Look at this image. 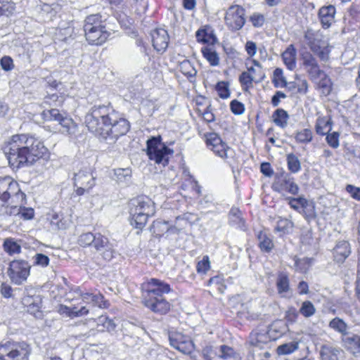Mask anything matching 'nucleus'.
<instances>
[{"instance_id": "nucleus-1", "label": "nucleus", "mask_w": 360, "mask_h": 360, "mask_svg": "<svg viewBox=\"0 0 360 360\" xmlns=\"http://www.w3.org/2000/svg\"><path fill=\"white\" fill-rule=\"evenodd\" d=\"M89 130L105 141L114 142L129 129L128 121L118 118L114 110L105 105L94 106L85 117Z\"/></svg>"}, {"instance_id": "nucleus-2", "label": "nucleus", "mask_w": 360, "mask_h": 360, "mask_svg": "<svg viewBox=\"0 0 360 360\" xmlns=\"http://www.w3.org/2000/svg\"><path fill=\"white\" fill-rule=\"evenodd\" d=\"M9 164L18 167L25 163L32 164L47 153L44 143L34 136L17 134L11 137L4 147Z\"/></svg>"}, {"instance_id": "nucleus-3", "label": "nucleus", "mask_w": 360, "mask_h": 360, "mask_svg": "<svg viewBox=\"0 0 360 360\" xmlns=\"http://www.w3.org/2000/svg\"><path fill=\"white\" fill-rule=\"evenodd\" d=\"M171 289L167 283L158 279L151 278L142 285L143 304L155 313L166 314L171 308L170 303L163 297Z\"/></svg>"}, {"instance_id": "nucleus-4", "label": "nucleus", "mask_w": 360, "mask_h": 360, "mask_svg": "<svg viewBox=\"0 0 360 360\" xmlns=\"http://www.w3.org/2000/svg\"><path fill=\"white\" fill-rule=\"evenodd\" d=\"M129 206L130 224L139 229H142L146 224L148 217L153 216L155 212L154 202L145 196L132 199Z\"/></svg>"}, {"instance_id": "nucleus-5", "label": "nucleus", "mask_w": 360, "mask_h": 360, "mask_svg": "<svg viewBox=\"0 0 360 360\" xmlns=\"http://www.w3.org/2000/svg\"><path fill=\"white\" fill-rule=\"evenodd\" d=\"M84 30L86 39L91 44L101 45L109 37L98 15H91L86 18Z\"/></svg>"}, {"instance_id": "nucleus-6", "label": "nucleus", "mask_w": 360, "mask_h": 360, "mask_svg": "<svg viewBox=\"0 0 360 360\" xmlns=\"http://www.w3.org/2000/svg\"><path fill=\"white\" fill-rule=\"evenodd\" d=\"M304 39L311 51L320 60L323 61L328 60L332 47L329 45L328 39L320 31L308 29L304 33Z\"/></svg>"}, {"instance_id": "nucleus-7", "label": "nucleus", "mask_w": 360, "mask_h": 360, "mask_svg": "<svg viewBox=\"0 0 360 360\" xmlns=\"http://www.w3.org/2000/svg\"><path fill=\"white\" fill-rule=\"evenodd\" d=\"M41 116L44 122H57L61 127L60 131L62 134L72 136L77 131L78 126L72 118L65 113H61L58 109L45 110L41 112Z\"/></svg>"}, {"instance_id": "nucleus-8", "label": "nucleus", "mask_w": 360, "mask_h": 360, "mask_svg": "<svg viewBox=\"0 0 360 360\" xmlns=\"http://www.w3.org/2000/svg\"><path fill=\"white\" fill-rule=\"evenodd\" d=\"M173 153V149L162 143L160 136L152 137L147 141V155L156 164L167 165Z\"/></svg>"}, {"instance_id": "nucleus-9", "label": "nucleus", "mask_w": 360, "mask_h": 360, "mask_svg": "<svg viewBox=\"0 0 360 360\" xmlns=\"http://www.w3.org/2000/svg\"><path fill=\"white\" fill-rule=\"evenodd\" d=\"M29 354V346L24 342H0L1 360H27Z\"/></svg>"}, {"instance_id": "nucleus-10", "label": "nucleus", "mask_w": 360, "mask_h": 360, "mask_svg": "<svg viewBox=\"0 0 360 360\" xmlns=\"http://www.w3.org/2000/svg\"><path fill=\"white\" fill-rule=\"evenodd\" d=\"M11 196L25 200V194L20 191L18 184L10 176L0 178V212Z\"/></svg>"}, {"instance_id": "nucleus-11", "label": "nucleus", "mask_w": 360, "mask_h": 360, "mask_svg": "<svg viewBox=\"0 0 360 360\" xmlns=\"http://www.w3.org/2000/svg\"><path fill=\"white\" fill-rule=\"evenodd\" d=\"M251 61L253 66L248 68L247 71L243 72L239 76V82L245 90L252 88L253 82L259 83L265 78L261 63L255 59Z\"/></svg>"}, {"instance_id": "nucleus-12", "label": "nucleus", "mask_w": 360, "mask_h": 360, "mask_svg": "<svg viewBox=\"0 0 360 360\" xmlns=\"http://www.w3.org/2000/svg\"><path fill=\"white\" fill-rule=\"evenodd\" d=\"M30 270V266L26 261L13 260L9 264L7 275L13 283L19 285L26 281Z\"/></svg>"}, {"instance_id": "nucleus-13", "label": "nucleus", "mask_w": 360, "mask_h": 360, "mask_svg": "<svg viewBox=\"0 0 360 360\" xmlns=\"http://www.w3.org/2000/svg\"><path fill=\"white\" fill-rule=\"evenodd\" d=\"M75 193L77 195H83L89 192L96 184L95 177L90 167L80 169L75 174Z\"/></svg>"}, {"instance_id": "nucleus-14", "label": "nucleus", "mask_w": 360, "mask_h": 360, "mask_svg": "<svg viewBox=\"0 0 360 360\" xmlns=\"http://www.w3.org/2000/svg\"><path fill=\"white\" fill-rule=\"evenodd\" d=\"M245 9L238 6H230L226 12L225 22L232 30H240L245 22Z\"/></svg>"}, {"instance_id": "nucleus-15", "label": "nucleus", "mask_w": 360, "mask_h": 360, "mask_svg": "<svg viewBox=\"0 0 360 360\" xmlns=\"http://www.w3.org/2000/svg\"><path fill=\"white\" fill-rule=\"evenodd\" d=\"M169 342L174 348L184 354L191 353L194 347L191 338L179 332L169 334Z\"/></svg>"}, {"instance_id": "nucleus-16", "label": "nucleus", "mask_w": 360, "mask_h": 360, "mask_svg": "<svg viewBox=\"0 0 360 360\" xmlns=\"http://www.w3.org/2000/svg\"><path fill=\"white\" fill-rule=\"evenodd\" d=\"M273 188L278 192H288L295 195L299 191V187L294 179L289 175H283L277 178L273 185Z\"/></svg>"}, {"instance_id": "nucleus-17", "label": "nucleus", "mask_w": 360, "mask_h": 360, "mask_svg": "<svg viewBox=\"0 0 360 360\" xmlns=\"http://www.w3.org/2000/svg\"><path fill=\"white\" fill-rule=\"evenodd\" d=\"M152 42L154 49L158 51H164L169 42V36L165 29H156L151 33Z\"/></svg>"}, {"instance_id": "nucleus-18", "label": "nucleus", "mask_w": 360, "mask_h": 360, "mask_svg": "<svg viewBox=\"0 0 360 360\" xmlns=\"http://www.w3.org/2000/svg\"><path fill=\"white\" fill-rule=\"evenodd\" d=\"M271 339L266 333V330L259 332H253L250 335V343L252 346L259 349H264L269 347Z\"/></svg>"}, {"instance_id": "nucleus-19", "label": "nucleus", "mask_w": 360, "mask_h": 360, "mask_svg": "<svg viewBox=\"0 0 360 360\" xmlns=\"http://www.w3.org/2000/svg\"><path fill=\"white\" fill-rule=\"evenodd\" d=\"M335 8L332 5L322 6L319 11V18L323 28H328L334 22Z\"/></svg>"}, {"instance_id": "nucleus-20", "label": "nucleus", "mask_w": 360, "mask_h": 360, "mask_svg": "<svg viewBox=\"0 0 360 360\" xmlns=\"http://www.w3.org/2000/svg\"><path fill=\"white\" fill-rule=\"evenodd\" d=\"M287 330V324L282 320H277L270 325L266 332L271 340H276L285 334Z\"/></svg>"}, {"instance_id": "nucleus-21", "label": "nucleus", "mask_w": 360, "mask_h": 360, "mask_svg": "<svg viewBox=\"0 0 360 360\" xmlns=\"http://www.w3.org/2000/svg\"><path fill=\"white\" fill-rule=\"evenodd\" d=\"M350 253L349 244L345 240L338 242L333 249V257L338 262H343Z\"/></svg>"}, {"instance_id": "nucleus-22", "label": "nucleus", "mask_w": 360, "mask_h": 360, "mask_svg": "<svg viewBox=\"0 0 360 360\" xmlns=\"http://www.w3.org/2000/svg\"><path fill=\"white\" fill-rule=\"evenodd\" d=\"M198 41L213 44L217 41L214 30L210 26H205L199 29L195 34Z\"/></svg>"}, {"instance_id": "nucleus-23", "label": "nucleus", "mask_w": 360, "mask_h": 360, "mask_svg": "<svg viewBox=\"0 0 360 360\" xmlns=\"http://www.w3.org/2000/svg\"><path fill=\"white\" fill-rule=\"evenodd\" d=\"M297 51L292 44L288 46L282 53V58L288 69L293 70L296 68Z\"/></svg>"}, {"instance_id": "nucleus-24", "label": "nucleus", "mask_w": 360, "mask_h": 360, "mask_svg": "<svg viewBox=\"0 0 360 360\" xmlns=\"http://www.w3.org/2000/svg\"><path fill=\"white\" fill-rule=\"evenodd\" d=\"M342 342L345 347L356 355L360 352V336L352 335L342 338Z\"/></svg>"}, {"instance_id": "nucleus-25", "label": "nucleus", "mask_w": 360, "mask_h": 360, "mask_svg": "<svg viewBox=\"0 0 360 360\" xmlns=\"http://www.w3.org/2000/svg\"><path fill=\"white\" fill-rule=\"evenodd\" d=\"M276 288L278 294L282 297H286L290 291V281L285 273H280L276 279Z\"/></svg>"}, {"instance_id": "nucleus-26", "label": "nucleus", "mask_w": 360, "mask_h": 360, "mask_svg": "<svg viewBox=\"0 0 360 360\" xmlns=\"http://www.w3.org/2000/svg\"><path fill=\"white\" fill-rule=\"evenodd\" d=\"M315 129L316 132L320 135H326L331 130V122L328 115L323 116L318 114Z\"/></svg>"}, {"instance_id": "nucleus-27", "label": "nucleus", "mask_w": 360, "mask_h": 360, "mask_svg": "<svg viewBox=\"0 0 360 360\" xmlns=\"http://www.w3.org/2000/svg\"><path fill=\"white\" fill-rule=\"evenodd\" d=\"M272 119L276 126L283 129L288 125L289 115L285 110L278 108L274 112Z\"/></svg>"}, {"instance_id": "nucleus-28", "label": "nucleus", "mask_w": 360, "mask_h": 360, "mask_svg": "<svg viewBox=\"0 0 360 360\" xmlns=\"http://www.w3.org/2000/svg\"><path fill=\"white\" fill-rule=\"evenodd\" d=\"M340 349L330 345H323L321 349L320 354L322 360H338V356L340 354Z\"/></svg>"}, {"instance_id": "nucleus-29", "label": "nucleus", "mask_w": 360, "mask_h": 360, "mask_svg": "<svg viewBox=\"0 0 360 360\" xmlns=\"http://www.w3.org/2000/svg\"><path fill=\"white\" fill-rule=\"evenodd\" d=\"M203 57L208 61L212 66H217L219 64V57L214 48L205 46L202 49Z\"/></svg>"}, {"instance_id": "nucleus-30", "label": "nucleus", "mask_w": 360, "mask_h": 360, "mask_svg": "<svg viewBox=\"0 0 360 360\" xmlns=\"http://www.w3.org/2000/svg\"><path fill=\"white\" fill-rule=\"evenodd\" d=\"M218 96L221 99H228L231 96L230 83L226 81H219L213 85Z\"/></svg>"}, {"instance_id": "nucleus-31", "label": "nucleus", "mask_w": 360, "mask_h": 360, "mask_svg": "<svg viewBox=\"0 0 360 360\" xmlns=\"http://www.w3.org/2000/svg\"><path fill=\"white\" fill-rule=\"evenodd\" d=\"M299 345L298 341H292L282 344L276 348V353L278 355H288L292 354L299 349Z\"/></svg>"}, {"instance_id": "nucleus-32", "label": "nucleus", "mask_w": 360, "mask_h": 360, "mask_svg": "<svg viewBox=\"0 0 360 360\" xmlns=\"http://www.w3.org/2000/svg\"><path fill=\"white\" fill-rule=\"evenodd\" d=\"M329 327L343 336L347 333V324L341 319L335 317L329 322Z\"/></svg>"}, {"instance_id": "nucleus-33", "label": "nucleus", "mask_w": 360, "mask_h": 360, "mask_svg": "<svg viewBox=\"0 0 360 360\" xmlns=\"http://www.w3.org/2000/svg\"><path fill=\"white\" fill-rule=\"evenodd\" d=\"M319 86V89L322 90V93L325 94H328L332 89V82L329 77L325 73H323V75L320 76V78L317 80L314 81Z\"/></svg>"}, {"instance_id": "nucleus-34", "label": "nucleus", "mask_w": 360, "mask_h": 360, "mask_svg": "<svg viewBox=\"0 0 360 360\" xmlns=\"http://www.w3.org/2000/svg\"><path fill=\"white\" fill-rule=\"evenodd\" d=\"M12 210L13 211L11 212V214H15L16 212L17 215L20 216V218L25 220L32 219L34 216V211L32 208L30 207H26L23 206H20L18 207L17 206H15L12 208Z\"/></svg>"}, {"instance_id": "nucleus-35", "label": "nucleus", "mask_w": 360, "mask_h": 360, "mask_svg": "<svg viewBox=\"0 0 360 360\" xmlns=\"http://www.w3.org/2000/svg\"><path fill=\"white\" fill-rule=\"evenodd\" d=\"M212 150L223 159L229 158L233 153V150L227 146L222 140L219 143L215 145V147Z\"/></svg>"}, {"instance_id": "nucleus-36", "label": "nucleus", "mask_w": 360, "mask_h": 360, "mask_svg": "<svg viewBox=\"0 0 360 360\" xmlns=\"http://www.w3.org/2000/svg\"><path fill=\"white\" fill-rule=\"evenodd\" d=\"M259 246L262 251L269 252L274 248L272 240L266 233L260 232L258 235Z\"/></svg>"}, {"instance_id": "nucleus-37", "label": "nucleus", "mask_w": 360, "mask_h": 360, "mask_svg": "<svg viewBox=\"0 0 360 360\" xmlns=\"http://www.w3.org/2000/svg\"><path fill=\"white\" fill-rule=\"evenodd\" d=\"M272 81L274 86L277 88L287 87V86L289 84L283 75L282 69L281 68H276L274 71Z\"/></svg>"}, {"instance_id": "nucleus-38", "label": "nucleus", "mask_w": 360, "mask_h": 360, "mask_svg": "<svg viewBox=\"0 0 360 360\" xmlns=\"http://www.w3.org/2000/svg\"><path fill=\"white\" fill-rule=\"evenodd\" d=\"M293 228V224L292 221L287 219L280 218L276 223L275 230L281 234H285L290 233Z\"/></svg>"}, {"instance_id": "nucleus-39", "label": "nucleus", "mask_w": 360, "mask_h": 360, "mask_svg": "<svg viewBox=\"0 0 360 360\" xmlns=\"http://www.w3.org/2000/svg\"><path fill=\"white\" fill-rule=\"evenodd\" d=\"M316 309L314 304L309 300L304 301L300 308L299 312L305 318H309L316 314Z\"/></svg>"}, {"instance_id": "nucleus-40", "label": "nucleus", "mask_w": 360, "mask_h": 360, "mask_svg": "<svg viewBox=\"0 0 360 360\" xmlns=\"http://www.w3.org/2000/svg\"><path fill=\"white\" fill-rule=\"evenodd\" d=\"M4 250L12 255L19 253L21 250L20 245L13 238H6L4 243Z\"/></svg>"}, {"instance_id": "nucleus-41", "label": "nucleus", "mask_w": 360, "mask_h": 360, "mask_svg": "<svg viewBox=\"0 0 360 360\" xmlns=\"http://www.w3.org/2000/svg\"><path fill=\"white\" fill-rule=\"evenodd\" d=\"M217 355L223 359H236L237 358V354L233 349V348L226 346L221 345L219 348V352L216 353Z\"/></svg>"}, {"instance_id": "nucleus-42", "label": "nucleus", "mask_w": 360, "mask_h": 360, "mask_svg": "<svg viewBox=\"0 0 360 360\" xmlns=\"http://www.w3.org/2000/svg\"><path fill=\"white\" fill-rule=\"evenodd\" d=\"M179 70L188 77H193L196 75V70L192 63L188 60H184L179 64Z\"/></svg>"}, {"instance_id": "nucleus-43", "label": "nucleus", "mask_w": 360, "mask_h": 360, "mask_svg": "<svg viewBox=\"0 0 360 360\" xmlns=\"http://www.w3.org/2000/svg\"><path fill=\"white\" fill-rule=\"evenodd\" d=\"M288 167L289 170L293 173L300 169V162L298 158L294 154H288L287 156Z\"/></svg>"}, {"instance_id": "nucleus-44", "label": "nucleus", "mask_w": 360, "mask_h": 360, "mask_svg": "<svg viewBox=\"0 0 360 360\" xmlns=\"http://www.w3.org/2000/svg\"><path fill=\"white\" fill-rule=\"evenodd\" d=\"M302 60L307 71L318 64L316 58L309 52L302 54Z\"/></svg>"}, {"instance_id": "nucleus-45", "label": "nucleus", "mask_w": 360, "mask_h": 360, "mask_svg": "<svg viewBox=\"0 0 360 360\" xmlns=\"http://www.w3.org/2000/svg\"><path fill=\"white\" fill-rule=\"evenodd\" d=\"M312 132L310 129H304L297 131L295 134V139L300 143H309L312 139Z\"/></svg>"}, {"instance_id": "nucleus-46", "label": "nucleus", "mask_w": 360, "mask_h": 360, "mask_svg": "<svg viewBox=\"0 0 360 360\" xmlns=\"http://www.w3.org/2000/svg\"><path fill=\"white\" fill-rule=\"evenodd\" d=\"M115 175L118 182H127L131 177V170L128 168H118L115 170Z\"/></svg>"}, {"instance_id": "nucleus-47", "label": "nucleus", "mask_w": 360, "mask_h": 360, "mask_svg": "<svg viewBox=\"0 0 360 360\" xmlns=\"http://www.w3.org/2000/svg\"><path fill=\"white\" fill-rule=\"evenodd\" d=\"M68 25L67 27H64L63 22L59 24V33L63 37L64 39H68L72 36L74 33V27L72 20H69L68 22Z\"/></svg>"}, {"instance_id": "nucleus-48", "label": "nucleus", "mask_w": 360, "mask_h": 360, "mask_svg": "<svg viewBox=\"0 0 360 360\" xmlns=\"http://www.w3.org/2000/svg\"><path fill=\"white\" fill-rule=\"evenodd\" d=\"M210 269V261L207 255L202 257L196 266L198 273L205 274Z\"/></svg>"}, {"instance_id": "nucleus-49", "label": "nucleus", "mask_w": 360, "mask_h": 360, "mask_svg": "<svg viewBox=\"0 0 360 360\" xmlns=\"http://www.w3.org/2000/svg\"><path fill=\"white\" fill-rule=\"evenodd\" d=\"M96 235L88 232L80 235L78 239V243L82 246H89L93 245L94 242L96 239Z\"/></svg>"}, {"instance_id": "nucleus-50", "label": "nucleus", "mask_w": 360, "mask_h": 360, "mask_svg": "<svg viewBox=\"0 0 360 360\" xmlns=\"http://www.w3.org/2000/svg\"><path fill=\"white\" fill-rule=\"evenodd\" d=\"M56 310H57L58 313L60 314L63 316L70 318V319L75 317V307H68L64 304H59L57 307Z\"/></svg>"}, {"instance_id": "nucleus-51", "label": "nucleus", "mask_w": 360, "mask_h": 360, "mask_svg": "<svg viewBox=\"0 0 360 360\" xmlns=\"http://www.w3.org/2000/svg\"><path fill=\"white\" fill-rule=\"evenodd\" d=\"M105 247L106 248L101 249L98 253L104 259L110 261L114 257L115 250L112 245L110 242H108Z\"/></svg>"}, {"instance_id": "nucleus-52", "label": "nucleus", "mask_w": 360, "mask_h": 360, "mask_svg": "<svg viewBox=\"0 0 360 360\" xmlns=\"http://www.w3.org/2000/svg\"><path fill=\"white\" fill-rule=\"evenodd\" d=\"M339 137L340 134L338 132L327 133L326 134V142L333 148H337L339 147Z\"/></svg>"}, {"instance_id": "nucleus-53", "label": "nucleus", "mask_w": 360, "mask_h": 360, "mask_svg": "<svg viewBox=\"0 0 360 360\" xmlns=\"http://www.w3.org/2000/svg\"><path fill=\"white\" fill-rule=\"evenodd\" d=\"M108 242L109 240L108 238L101 234H97L92 246L95 248L96 251L98 252L101 249L105 248V245H106Z\"/></svg>"}, {"instance_id": "nucleus-54", "label": "nucleus", "mask_w": 360, "mask_h": 360, "mask_svg": "<svg viewBox=\"0 0 360 360\" xmlns=\"http://www.w3.org/2000/svg\"><path fill=\"white\" fill-rule=\"evenodd\" d=\"M58 214H54L51 219V224L54 225L58 229H65L69 226L70 221L68 219H58Z\"/></svg>"}, {"instance_id": "nucleus-55", "label": "nucleus", "mask_w": 360, "mask_h": 360, "mask_svg": "<svg viewBox=\"0 0 360 360\" xmlns=\"http://www.w3.org/2000/svg\"><path fill=\"white\" fill-rule=\"evenodd\" d=\"M231 112L235 115H242L245 112V106L243 103L238 100H233L230 103Z\"/></svg>"}, {"instance_id": "nucleus-56", "label": "nucleus", "mask_w": 360, "mask_h": 360, "mask_svg": "<svg viewBox=\"0 0 360 360\" xmlns=\"http://www.w3.org/2000/svg\"><path fill=\"white\" fill-rule=\"evenodd\" d=\"M221 141V138L215 133H210L206 135V143L211 150L215 147V145L219 143Z\"/></svg>"}, {"instance_id": "nucleus-57", "label": "nucleus", "mask_w": 360, "mask_h": 360, "mask_svg": "<svg viewBox=\"0 0 360 360\" xmlns=\"http://www.w3.org/2000/svg\"><path fill=\"white\" fill-rule=\"evenodd\" d=\"M245 50L249 58H252L257 53V46L252 41H248L245 44Z\"/></svg>"}, {"instance_id": "nucleus-58", "label": "nucleus", "mask_w": 360, "mask_h": 360, "mask_svg": "<svg viewBox=\"0 0 360 360\" xmlns=\"http://www.w3.org/2000/svg\"><path fill=\"white\" fill-rule=\"evenodd\" d=\"M288 200V204L294 210H298L300 206L304 207L307 204V200L304 198H287Z\"/></svg>"}, {"instance_id": "nucleus-59", "label": "nucleus", "mask_w": 360, "mask_h": 360, "mask_svg": "<svg viewBox=\"0 0 360 360\" xmlns=\"http://www.w3.org/2000/svg\"><path fill=\"white\" fill-rule=\"evenodd\" d=\"M307 72H308L311 79L313 81L319 79L320 76L323 75V73L324 72L323 70L320 69V67L318 64L309 69Z\"/></svg>"}, {"instance_id": "nucleus-60", "label": "nucleus", "mask_w": 360, "mask_h": 360, "mask_svg": "<svg viewBox=\"0 0 360 360\" xmlns=\"http://www.w3.org/2000/svg\"><path fill=\"white\" fill-rule=\"evenodd\" d=\"M153 228L154 229V233H156L157 231L166 232L169 231V226L168 224V221L158 220L154 222Z\"/></svg>"}, {"instance_id": "nucleus-61", "label": "nucleus", "mask_w": 360, "mask_h": 360, "mask_svg": "<svg viewBox=\"0 0 360 360\" xmlns=\"http://www.w3.org/2000/svg\"><path fill=\"white\" fill-rule=\"evenodd\" d=\"M1 68L5 71H10L13 69V60L9 56H4L0 60Z\"/></svg>"}, {"instance_id": "nucleus-62", "label": "nucleus", "mask_w": 360, "mask_h": 360, "mask_svg": "<svg viewBox=\"0 0 360 360\" xmlns=\"http://www.w3.org/2000/svg\"><path fill=\"white\" fill-rule=\"evenodd\" d=\"M229 219L233 224L242 223V224H243V219L240 217V212L237 208H233L231 210L229 213Z\"/></svg>"}, {"instance_id": "nucleus-63", "label": "nucleus", "mask_w": 360, "mask_h": 360, "mask_svg": "<svg viewBox=\"0 0 360 360\" xmlns=\"http://www.w3.org/2000/svg\"><path fill=\"white\" fill-rule=\"evenodd\" d=\"M40 309V302L38 300L34 301L33 302L30 303L27 307L28 312L33 314L36 317H39L41 316Z\"/></svg>"}, {"instance_id": "nucleus-64", "label": "nucleus", "mask_w": 360, "mask_h": 360, "mask_svg": "<svg viewBox=\"0 0 360 360\" xmlns=\"http://www.w3.org/2000/svg\"><path fill=\"white\" fill-rule=\"evenodd\" d=\"M59 10V6L58 4H44L41 11L43 13L50 15V18L54 16L58 11Z\"/></svg>"}]
</instances>
